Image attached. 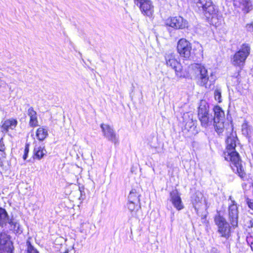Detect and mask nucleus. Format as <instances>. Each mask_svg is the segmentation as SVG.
<instances>
[{
    "label": "nucleus",
    "instance_id": "1",
    "mask_svg": "<svg viewBox=\"0 0 253 253\" xmlns=\"http://www.w3.org/2000/svg\"><path fill=\"white\" fill-rule=\"evenodd\" d=\"M222 131H225L227 136L225 140V150L224 152V159L229 163L231 169L242 179L246 176V173L242 164L239 153L236 150L238 139L236 132L233 129L231 121L225 123L222 122Z\"/></svg>",
    "mask_w": 253,
    "mask_h": 253
},
{
    "label": "nucleus",
    "instance_id": "2",
    "mask_svg": "<svg viewBox=\"0 0 253 253\" xmlns=\"http://www.w3.org/2000/svg\"><path fill=\"white\" fill-rule=\"evenodd\" d=\"M251 53V46L249 43H243L241 45L240 49L233 55L232 64L234 66L240 67L242 68L245 64V62ZM241 70L238 71L236 76H232L233 78L239 80L240 78Z\"/></svg>",
    "mask_w": 253,
    "mask_h": 253
},
{
    "label": "nucleus",
    "instance_id": "3",
    "mask_svg": "<svg viewBox=\"0 0 253 253\" xmlns=\"http://www.w3.org/2000/svg\"><path fill=\"white\" fill-rule=\"evenodd\" d=\"M0 227H7L10 230L16 233L22 232L20 224L12 217L10 218L6 210L2 208H0Z\"/></svg>",
    "mask_w": 253,
    "mask_h": 253
},
{
    "label": "nucleus",
    "instance_id": "4",
    "mask_svg": "<svg viewBox=\"0 0 253 253\" xmlns=\"http://www.w3.org/2000/svg\"><path fill=\"white\" fill-rule=\"evenodd\" d=\"M134 3L144 15L149 17L153 15L154 7L151 0H134Z\"/></svg>",
    "mask_w": 253,
    "mask_h": 253
},
{
    "label": "nucleus",
    "instance_id": "5",
    "mask_svg": "<svg viewBox=\"0 0 253 253\" xmlns=\"http://www.w3.org/2000/svg\"><path fill=\"white\" fill-rule=\"evenodd\" d=\"M165 60L168 66L174 69L176 75L178 77H182V66L175 59L174 54L171 52H168L166 54Z\"/></svg>",
    "mask_w": 253,
    "mask_h": 253
},
{
    "label": "nucleus",
    "instance_id": "6",
    "mask_svg": "<svg viewBox=\"0 0 253 253\" xmlns=\"http://www.w3.org/2000/svg\"><path fill=\"white\" fill-rule=\"evenodd\" d=\"M191 68L194 71L196 74L199 75V84L201 86L207 87L209 81V75L207 70L205 67L199 64L191 65Z\"/></svg>",
    "mask_w": 253,
    "mask_h": 253
},
{
    "label": "nucleus",
    "instance_id": "7",
    "mask_svg": "<svg viewBox=\"0 0 253 253\" xmlns=\"http://www.w3.org/2000/svg\"><path fill=\"white\" fill-rule=\"evenodd\" d=\"M177 50L180 56L189 58L192 50L191 44L185 39H181L177 42Z\"/></svg>",
    "mask_w": 253,
    "mask_h": 253
},
{
    "label": "nucleus",
    "instance_id": "8",
    "mask_svg": "<svg viewBox=\"0 0 253 253\" xmlns=\"http://www.w3.org/2000/svg\"><path fill=\"white\" fill-rule=\"evenodd\" d=\"M12 244L9 236L3 231H0V253H12Z\"/></svg>",
    "mask_w": 253,
    "mask_h": 253
},
{
    "label": "nucleus",
    "instance_id": "9",
    "mask_svg": "<svg viewBox=\"0 0 253 253\" xmlns=\"http://www.w3.org/2000/svg\"><path fill=\"white\" fill-rule=\"evenodd\" d=\"M167 26L175 29H183L188 27V22L182 17L178 16L168 18L166 23Z\"/></svg>",
    "mask_w": 253,
    "mask_h": 253
},
{
    "label": "nucleus",
    "instance_id": "10",
    "mask_svg": "<svg viewBox=\"0 0 253 253\" xmlns=\"http://www.w3.org/2000/svg\"><path fill=\"white\" fill-rule=\"evenodd\" d=\"M234 6L240 8L244 14L249 13L253 9V5L251 0H231Z\"/></svg>",
    "mask_w": 253,
    "mask_h": 253
},
{
    "label": "nucleus",
    "instance_id": "11",
    "mask_svg": "<svg viewBox=\"0 0 253 253\" xmlns=\"http://www.w3.org/2000/svg\"><path fill=\"white\" fill-rule=\"evenodd\" d=\"M104 136L109 141L116 144L118 142V137L112 127L109 125L102 124L100 126Z\"/></svg>",
    "mask_w": 253,
    "mask_h": 253
},
{
    "label": "nucleus",
    "instance_id": "12",
    "mask_svg": "<svg viewBox=\"0 0 253 253\" xmlns=\"http://www.w3.org/2000/svg\"><path fill=\"white\" fill-rule=\"evenodd\" d=\"M199 7H202L205 16L209 18L215 12V9L211 0H199Z\"/></svg>",
    "mask_w": 253,
    "mask_h": 253
},
{
    "label": "nucleus",
    "instance_id": "13",
    "mask_svg": "<svg viewBox=\"0 0 253 253\" xmlns=\"http://www.w3.org/2000/svg\"><path fill=\"white\" fill-rule=\"evenodd\" d=\"M170 201L178 211L184 208L181 199L177 190H173L170 193Z\"/></svg>",
    "mask_w": 253,
    "mask_h": 253
},
{
    "label": "nucleus",
    "instance_id": "14",
    "mask_svg": "<svg viewBox=\"0 0 253 253\" xmlns=\"http://www.w3.org/2000/svg\"><path fill=\"white\" fill-rule=\"evenodd\" d=\"M214 116L213 126L215 130L219 135L221 133V122H220V113L221 109L219 106H215L213 108Z\"/></svg>",
    "mask_w": 253,
    "mask_h": 253
},
{
    "label": "nucleus",
    "instance_id": "15",
    "mask_svg": "<svg viewBox=\"0 0 253 253\" xmlns=\"http://www.w3.org/2000/svg\"><path fill=\"white\" fill-rule=\"evenodd\" d=\"M228 210L230 224L233 228H235L238 225V207L237 205L233 202L229 206Z\"/></svg>",
    "mask_w": 253,
    "mask_h": 253
},
{
    "label": "nucleus",
    "instance_id": "16",
    "mask_svg": "<svg viewBox=\"0 0 253 253\" xmlns=\"http://www.w3.org/2000/svg\"><path fill=\"white\" fill-rule=\"evenodd\" d=\"M27 114L30 117L29 125L31 127H36L39 126L37 112L32 107H30L27 111Z\"/></svg>",
    "mask_w": 253,
    "mask_h": 253
},
{
    "label": "nucleus",
    "instance_id": "17",
    "mask_svg": "<svg viewBox=\"0 0 253 253\" xmlns=\"http://www.w3.org/2000/svg\"><path fill=\"white\" fill-rule=\"evenodd\" d=\"M17 122L15 119H9L5 120L2 125V129L5 131H7L9 129H13L16 126Z\"/></svg>",
    "mask_w": 253,
    "mask_h": 253
},
{
    "label": "nucleus",
    "instance_id": "18",
    "mask_svg": "<svg viewBox=\"0 0 253 253\" xmlns=\"http://www.w3.org/2000/svg\"><path fill=\"white\" fill-rule=\"evenodd\" d=\"M138 202L128 201L127 204L128 209L131 215L134 217L137 216V212L140 209V206L138 204Z\"/></svg>",
    "mask_w": 253,
    "mask_h": 253
},
{
    "label": "nucleus",
    "instance_id": "19",
    "mask_svg": "<svg viewBox=\"0 0 253 253\" xmlns=\"http://www.w3.org/2000/svg\"><path fill=\"white\" fill-rule=\"evenodd\" d=\"M232 228H234L230 223L222 219V237L228 238L231 234Z\"/></svg>",
    "mask_w": 253,
    "mask_h": 253
},
{
    "label": "nucleus",
    "instance_id": "20",
    "mask_svg": "<svg viewBox=\"0 0 253 253\" xmlns=\"http://www.w3.org/2000/svg\"><path fill=\"white\" fill-rule=\"evenodd\" d=\"M48 134L47 129L43 127H40L37 130L36 136L40 141L43 140L48 136Z\"/></svg>",
    "mask_w": 253,
    "mask_h": 253
},
{
    "label": "nucleus",
    "instance_id": "21",
    "mask_svg": "<svg viewBox=\"0 0 253 253\" xmlns=\"http://www.w3.org/2000/svg\"><path fill=\"white\" fill-rule=\"evenodd\" d=\"M34 152L36 157L38 159H41L46 154V150L45 149L44 146L36 147L34 149Z\"/></svg>",
    "mask_w": 253,
    "mask_h": 253
},
{
    "label": "nucleus",
    "instance_id": "22",
    "mask_svg": "<svg viewBox=\"0 0 253 253\" xmlns=\"http://www.w3.org/2000/svg\"><path fill=\"white\" fill-rule=\"evenodd\" d=\"M139 195L138 193H137L136 190L134 189H132L128 195V201L139 202Z\"/></svg>",
    "mask_w": 253,
    "mask_h": 253
},
{
    "label": "nucleus",
    "instance_id": "23",
    "mask_svg": "<svg viewBox=\"0 0 253 253\" xmlns=\"http://www.w3.org/2000/svg\"><path fill=\"white\" fill-rule=\"evenodd\" d=\"M209 114V106L206 104L200 105L198 110V117L203 116L205 115Z\"/></svg>",
    "mask_w": 253,
    "mask_h": 253
},
{
    "label": "nucleus",
    "instance_id": "24",
    "mask_svg": "<svg viewBox=\"0 0 253 253\" xmlns=\"http://www.w3.org/2000/svg\"><path fill=\"white\" fill-rule=\"evenodd\" d=\"M199 118L203 126L206 127L208 126L210 121L209 114L199 117Z\"/></svg>",
    "mask_w": 253,
    "mask_h": 253
},
{
    "label": "nucleus",
    "instance_id": "25",
    "mask_svg": "<svg viewBox=\"0 0 253 253\" xmlns=\"http://www.w3.org/2000/svg\"><path fill=\"white\" fill-rule=\"evenodd\" d=\"M217 215L215 216L214 221L216 225L218 227V231L221 232V216L219 212L217 211Z\"/></svg>",
    "mask_w": 253,
    "mask_h": 253
},
{
    "label": "nucleus",
    "instance_id": "26",
    "mask_svg": "<svg viewBox=\"0 0 253 253\" xmlns=\"http://www.w3.org/2000/svg\"><path fill=\"white\" fill-rule=\"evenodd\" d=\"M245 202L248 208L253 211V199L250 198L248 196L245 197Z\"/></svg>",
    "mask_w": 253,
    "mask_h": 253
},
{
    "label": "nucleus",
    "instance_id": "27",
    "mask_svg": "<svg viewBox=\"0 0 253 253\" xmlns=\"http://www.w3.org/2000/svg\"><path fill=\"white\" fill-rule=\"evenodd\" d=\"M221 94V93L220 89H217V90H215L214 93V98H215V99L216 100H217L219 102H220L221 101L220 100Z\"/></svg>",
    "mask_w": 253,
    "mask_h": 253
},
{
    "label": "nucleus",
    "instance_id": "28",
    "mask_svg": "<svg viewBox=\"0 0 253 253\" xmlns=\"http://www.w3.org/2000/svg\"><path fill=\"white\" fill-rule=\"evenodd\" d=\"M29 151V144H26L24 149V154L23 156V159L25 160L27 159L28 154Z\"/></svg>",
    "mask_w": 253,
    "mask_h": 253
},
{
    "label": "nucleus",
    "instance_id": "29",
    "mask_svg": "<svg viewBox=\"0 0 253 253\" xmlns=\"http://www.w3.org/2000/svg\"><path fill=\"white\" fill-rule=\"evenodd\" d=\"M27 253H39V252L29 244L28 247Z\"/></svg>",
    "mask_w": 253,
    "mask_h": 253
},
{
    "label": "nucleus",
    "instance_id": "30",
    "mask_svg": "<svg viewBox=\"0 0 253 253\" xmlns=\"http://www.w3.org/2000/svg\"><path fill=\"white\" fill-rule=\"evenodd\" d=\"M247 241L248 242V244L250 245L251 250L253 252V238L252 236L250 237H247Z\"/></svg>",
    "mask_w": 253,
    "mask_h": 253
},
{
    "label": "nucleus",
    "instance_id": "31",
    "mask_svg": "<svg viewBox=\"0 0 253 253\" xmlns=\"http://www.w3.org/2000/svg\"><path fill=\"white\" fill-rule=\"evenodd\" d=\"M5 146L3 142V139L1 138L0 140V151L3 152L5 150Z\"/></svg>",
    "mask_w": 253,
    "mask_h": 253
},
{
    "label": "nucleus",
    "instance_id": "32",
    "mask_svg": "<svg viewBox=\"0 0 253 253\" xmlns=\"http://www.w3.org/2000/svg\"><path fill=\"white\" fill-rule=\"evenodd\" d=\"M193 201L194 202L197 203L200 201V198L198 195H196V196L194 198Z\"/></svg>",
    "mask_w": 253,
    "mask_h": 253
},
{
    "label": "nucleus",
    "instance_id": "33",
    "mask_svg": "<svg viewBox=\"0 0 253 253\" xmlns=\"http://www.w3.org/2000/svg\"><path fill=\"white\" fill-rule=\"evenodd\" d=\"M193 125V123L192 121H191L190 122H187L186 124L185 127L187 128V127H190V128H192V126Z\"/></svg>",
    "mask_w": 253,
    "mask_h": 253
},
{
    "label": "nucleus",
    "instance_id": "34",
    "mask_svg": "<svg viewBox=\"0 0 253 253\" xmlns=\"http://www.w3.org/2000/svg\"><path fill=\"white\" fill-rule=\"evenodd\" d=\"M253 27V23H248V24H246V27Z\"/></svg>",
    "mask_w": 253,
    "mask_h": 253
},
{
    "label": "nucleus",
    "instance_id": "35",
    "mask_svg": "<svg viewBox=\"0 0 253 253\" xmlns=\"http://www.w3.org/2000/svg\"><path fill=\"white\" fill-rule=\"evenodd\" d=\"M193 205H194V203H193ZM194 207L195 208V210H197V208H196V206H194Z\"/></svg>",
    "mask_w": 253,
    "mask_h": 253
},
{
    "label": "nucleus",
    "instance_id": "36",
    "mask_svg": "<svg viewBox=\"0 0 253 253\" xmlns=\"http://www.w3.org/2000/svg\"><path fill=\"white\" fill-rule=\"evenodd\" d=\"M214 251H215V249H212V250L211 252H214Z\"/></svg>",
    "mask_w": 253,
    "mask_h": 253
}]
</instances>
